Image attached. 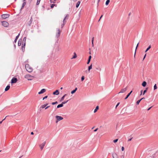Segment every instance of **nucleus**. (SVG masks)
I'll use <instances>...</instances> for the list:
<instances>
[{
  "instance_id": "6ab92c4d",
  "label": "nucleus",
  "mask_w": 158,
  "mask_h": 158,
  "mask_svg": "<svg viewBox=\"0 0 158 158\" xmlns=\"http://www.w3.org/2000/svg\"><path fill=\"white\" fill-rule=\"evenodd\" d=\"M80 1H78V2H77V4H76V7L77 8H78V7H79V5H80Z\"/></svg>"
},
{
  "instance_id": "3c124183",
  "label": "nucleus",
  "mask_w": 158,
  "mask_h": 158,
  "mask_svg": "<svg viewBox=\"0 0 158 158\" xmlns=\"http://www.w3.org/2000/svg\"><path fill=\"white\" fill-rule=\"evenodd\" d=\"M152 107V106H151V107H149V108H148V110H149Z\"/></svg>"
},
{
  "instance_id": "e433bc0d",
  "label": "nucleus",
  "mask_w": 158,
  "mask_h": 158,
  "mask_svg": "<svg viewBox=\"0 0 158 158\" xmlns=\"http://www.w3.org/2000/svg\"><path fill=\"white\" fill-rule=\"evenodd\" d=\"M118 139H116L115 140H113V142L114 143H115L117 142L118 141Z\"/></svg>"
},
{
  "instance_id": "dca6fc26",
  "label": "nucleus",
  "mask_w": 158,
  "mask_h": 158,
  "mask_svg": "<svg viewBox=\"0 0 158 158\" xmlns=\"http://www.w3.org/2000/svg\"><path fill=\"white\" fill-rule=\"evenodd\" d=\"M77 88H76L75 89L72 91L71 92V94H74L76 92V91H77Z\"/></svg>"
},
{
  "instance_id": "cd10ccee",
  "label": "nucleus",
  "mask_w": 158,
  "mask_h": 158,
  "mask_svg": "<svg viewBox=\"0 0 158 158\" xmlns=\"http://www.w3.org/2000/svg\"><path fill=\"white\" fill-rule=\"evenodd\" d=\"M157 88V87L156 86V84H155L154 86V89L155 90Z\"/></svg>"
},
{
  "instance_id": "0eeeda50",
  "label": "nucleus",
  "mask_w": 158,
  "mask_h": 158,
  "mask_svg": "<svg viewBox=\"0 0 158 158\" xmlns=\"http://www.w3.org/2000/svg\"><path fill=\"white\" fill-rule=\"evenodd\" d=\"M10 15L8 14H4L1 15L2 17L4 19L8 18L9 17Z\"/></svg>"
},
{
  "instance_id": "9d476101",
  "label": "nucleus",
  "mask_w": 158,
  "mask_h": 158,
  "mask_svg": "<svg viewBox=\"0 0 158 158\" xmlns=\"http://www.w3.org/2000/svg\"><path fill=\"white\" fill-rule=\"evenodd\" d=\"M48 105V104H44V105H43L41 106V107L42 108H45V109H48V108L49 107H50V106H47V107H46V106Z\"/></svg>"
},
{
  "instance_id": "9b49d317",
  "label": "nucleus",
  "mask_w": 158,
  "mask_h": 158,
  "mask_svg": "<svg viewBox=\"0 0 158 158\" xmlns=\"http://www.w3.org/2000/svg\"><path fill=\"white\" fill-rule=\"evenodd\" d=\"M46 91V89H42L40 91L38 92V94H40L44 93Z\"/></svg>"
},
{
  "instance_id": "4d7b16f0",
  "label": "nucleus",
  "mask_w": 158,
  "mask_h": 158,
  "mask_svg": "<svg viewBox=\"0 0 158 158\" xmlns=\"http://www.w3.org/2000/svg\"><path fill=\"white\" fill-rule=\"evenodd\" d=\"M121 157L122 158H124V156H121Z\"/></svg>"
},
{
  "instance_id": "864d4df0",
  "label": "nucleus",
  "mask_w": 158,
  "mask_h": 158,
  "mask_svg": "<svg viewBox=\"0 0 158 158\" xmlns=\"http://www.w3.org/2000/svg\"><path fill=\"white\" fill-rule=\"evenodd\" d=\"M102 15L101 16L100 18V19L99 20V21L100 20V19H101V18H102Z\"/></svg>"
},
{
  "instance_id": "6e6d98bb",
  "label": "nucleus",
  "mask_w": 158,
  "mask_h": 158,
  "mask_svg": "<svg viewBox=\"0 0 158 158\" xmlns=\"http://www.w3.org/2000/svg\"><path fill=\"white\" fill-rule=\"evenodd\" d=\"M31 134L32 135H33L34 134V133L33 132H31Z\"/></svg>"
},
{
  "instance_id": "79ce46f5",
  "label": "nucleus",
  "mask_w": 158,
  "mask_h": 158,
  "mask_svg": "<svg viewBox=\"0 0 158 158\" xmlns=\"http://www.w3.org/2000/svg\"><path fill=\"white\" fill-rule=\"evenodd\" d=\"M48 97L47 96H45L44 98H43V100H44L45 99L47 98Z\"/></svg>"
},
{
  "instance_id": "a211bd4d",
  "label": "nucleus",
  "mask_w": 158,
  "mask_h": 158,
  "mask_svg": "<svg viewBox=\"0 0 158 158\" xmlns=\"http://www.w3.org/2000/svg\"><path fill=\"white\" fill-rule=\"evenodd\" d=\"M99 109V106H97L96 107V108L95 109V110H94V113H95L97 112V110H98Z\"/></svg>"
},
{
  "instance_id": "412c9836",
  "label": "nucleus",
  "mask_w": 158,
  "mask_h": 158,
  "mask_svg": "<svg viewBox=\"0 0 158 158\" xmlns=\"http://www.w3.org/2000/svg\"><path fill=\"white\" fill-rule=\"evenodd\" d=\"M66 17H65V18L64 19V20H63V23L62 25L61 26V27L62 28L64 26V24H65V22H64V20H65L66 19Z\"/></svg>"
},
{
  "instance_id": "4c0bfd02",
  "label": "nucleus",
  "mask_w": 158,
  "mask_h": 158,
  "mask_svg": "<svg viewBox=\"0 0 158 158\" xmlns=\"http://www.w3.org/2000/svg\"><path fill=\"white\" fill-rule=\"evenodd\" d=\"M94 37H93V38H92V45H93V42H94Z\"/></svg>"
},
{
  "instance_id": "09e8293b",
  "label": "nucleus",
  "mask_w": 158,
  "mask_h": 158,
  "mask_svg": "<svg viewBox=\"0 0 158 158\" xmlns=\"http://www.w3.org/2000/svg\"><path fill=\"white\" fill-rule=\"evenodd\" d=\"M25 45V44L23 46V44H22V49L23 48H24V46Z\"/></svg>"
},
{
  "instance_id": "c756f323",
  "label": "nucleus",
  "mask_w": 158,
  "mask_h": 158,
  "mask_svg": "<svg viewBox=\"0 0 158 158\" xmlns=\"http://www.w3.org/2000/svg\"><path fill=\"white\" fill-rule=\"evenodd\" d=\"M21 44V41H19L18 43V45L19 46H20Z\"/></svg>"
},
{
  "instance_id": "69168bd1",
  "label": "nucleus",
  "mask_w": 158,
  "mask_h": 158,
  "mask_svg": "<svg viewBox=\"0 0 158 158\" xmlns=\"http://www.w3.org/2000/svg\"><path fill=\"white\" fill-rule=\"evenodd\" d=\"M26 39V38L25 37V38H24V39H23V40H24V39Z\"/></svg>"
},
{
  "instance_id": "603ef678",
  "label": "nucleus",
  "mask_w": 158,
  "mask_h": 158,
  "mask_svg": "<svg viewBox=\"0 0 158 158\" xmlns=\"http://www.w3.org/2000/svg\"><path fill=\"white\" fill-rule=\"evenodd\" d=\"M132 139V138H131V139H128V141H131V140Z\"/></svg>"
},
{
  "instance_id": "de8ad7c7",
  "label": "nucleus",
  "mask_w": 158,
  "mask_h": 158,
  "mask_svg": "<svg viewBox=\"0 0 158 158\" xmlns=\"http://www.w3.org/2000/svg\"><path fill=\"white\" fill-rule=\"evenodd\" d=\"M98 128H97L96 129H95L94 131H95V132L96 131H97V130H98Z\"/></svg>"
},
{
  "instance_id": "f8f14e48",
  "label": "nucleus",
  "mask_w": 158,
  "mask_h": 158,
  "mask_svg": "<svg viewBox=\"0 0 158 158\" xmlns=\"http://www.w3.org/2000/svg\"><path fill=\"white\" fill-rule=\"evenodd\" d=\"M113 158H118V156L116 153H114L113 154Z\"/></svg>"
},
{
  "instance_id": "f03ea898",
  "label": "nucleus",
  "mask_w": 158,
  "mask_h": 158,
  "mask_svg": "<svg viewBox=\"0 0 158 158\" xmlns=\"http://www.w3.org/2000/svg\"><path fill=\"white\" fill-rule=\"evenodd\" d=\"M24 77L29 81L32 80L34 77L33 76H31L29 74H26L25 76Z\"/></svg>"
},
{
  "instance_id": "f3484780",
  "label": "nucleus",
  "mask_w": 158,
  "mask_h": 158,
  "mask_svg": "<svg viewBox=\"0 0 158 158\" xmlns=\"http://www.w3.org/2000/svg\"><path fill=\"white\" fill-rule=\"evenodd\" d=\"M146 84H147V83L145 81L143 82L142 83V85L143 87H145L146 86Z\"/></svg>"
},
{
  "instance_id": "7ed1b4c3",
  "label": "nucleus",
  "mask_w": 158,
  "mask_h": 158,
  "mask_svg": "<svg viewBox=\"0 0 158 158\" xmlns=\"http://www.w3.org/2000/svg\"><path fill=\"white\" fill-rule=\"evenodd\" d=\"M60 31L59 28H58L56 30V38L58 40L60 35Z\"/></svg>"
},
{
  "instance_id": "a18cd8bd",
  "label": "nucleus",
  "mask_w": 158,
  "mask_h": 158,
  "mask_svg": "<svg viewBox=\"0 0 158 158\" xmlns=\"http://www.w3.org/2000/svg\"><path fill=\"white\" fill-rule=\"evenodd\" d=\"M146 56V54H145V55L144 56V57L143 58V60H144V59L145 58Z\"/></svg>"
},
{
  "instance_id": "ddd939ff",
  "label": "nucleus",
  "mask_w": 158,
  "mask_h": 158,
  "mask_svg": "<svg viewBox=\"0 0 158 158\" xmlns=\"http://www.w3.org/2000/svg\"><path fill=\"white\" fill-rule=\"evenodd\" d=\"M59 91L58 90H56L53 93V94L54 95H58L59 94Z\"/></svg>"
},
{
  "instance_id": "2eb2a0df",
  "label": "nucleus",
  "mask_w": 158,
  "mask_h": 158,
  "mask_svg": "<svg viewBox=\"0 0 158 158\" xmlns=\"http://www.w3.org/2000/svg\"><path fill=\"white\" fill-rule=\"evenodd\" d=\"M132 91L131 90L130 93H129L127 95V96L125 98V99H126L129 97V96L132 93Z\"/></svg>"
},
{
  "instance_id": "49530a36",
  "label": "nucleus",
  "mask_w": 158,
  "mask_h": 158,
  "mask_svg": "<svg viewBox=\"0 0 158 158\" xmlns=\"http://www.w3.org/2000/svg\"><path fill=\"white\" fill-rule=\"evenodd\" d=\"M91 56H89V57L88 59H89V60H91Z\"/></svg>"
},
{
  "instance_id": "aec40b11",
  "label": "nucleus",
  "mask_w": 158,
  "mask_h": 158,
  "mask_svg": "<svg viewBox=\"0 0 158 158\" xmlns=\"http://www.w3.org/2000/svg\"><path fill=\"white\" fill-rule=\"evenodd\" d=\"M110 0H107L105 3L106 5V6H107L110 3Z\"/></svg>"
},
{
  "instance_id": "13d9d810",
  "label": "nucleus",
  "mask_w": 158,
  "mask_h": 158,
  "mask_svg": "<svg viewBox=\"0 0 158 158\" xmlns=\"http://www.w3.org/2000/svg\"><path fill=\"white\" fill-rule=\"evenodd\" d=\"M145 99V98H142L141 99V100H142L143 99Z\"/></svg>"
},
{
  "instance_id": "37998d69",
  "label": "nucleus",
  "mask_w": 158,
  "mask_h": 158,
  "mask_svg": "<svg viewBox=\"0 0 158 158\" xmlns=\"http://www.w3.org/2000/svg\"><path fill=\"white\" fill-rule=\"evenodd\" d=\"M121 149L122 151H123L124 150V148L123 147H122Z\"/></svg>"
},
{
  "instance_id": "6e6552de",
  "label": "nucleus",
  "mask_w": 158,
  "mask_h": 158,
  "mask_svg": "<svg viewBox=\"0 0 158 158\" xmlns=\"http://www.w3.org/2000/svg\"><path fill=\"white\" fill-rule=\"evenodd\" d=\"M17 79L16 78H13L11 81V83L12 84L16 83L17 81Z\"/></svg>"
},
{
  "instance_id": "0e129e2a",
  "label": "nucleus",
  "mask_w": 158,
  "mask_h": 158,
  "mask_svg": "<svg viewBox=\"0 0 158 158\" xmlns=\"http://www.w3.org/2000/svg\"><path fill=\"white\" fill-rule=\"evenodd\" d=\"M26 1V0H23V2H24V1Z\"/></svg>"
},
{
  "instance_id": "680f3d73",
  "label": "nucleus",
  "mask_w": 158,
  "mask_h": 158,
  "mask_svg": "<svg viewBox=\"0 0 158 158\" xmlns=\"http://www.w3.org/2000/svg\"><path fill=\"white\" fill-rule=\"evenodd\" d=\"M6 117H7V116H6V117L5 118H4V119L2 120V121H3L5 119V118H6Z\"/></svg>"
},
{
  "instance_id": "c85d7f7f",
  "label": "nucleus",
  "mask_w": 158,
  "mask_h": 158,
  "mask_svg": "<svg viewBox=\"0 0 158 158\" xmlns=\"http://www.w3.org/2000/svg\"><path fill=\"white\" fill-rule=\"evenodd\" d=\"M85 79V77L84 76H82L81 77V81H83Z\"/></svg>"
},
{
  "instance_id": "4be33fe9",
  "label": "nucleus",
  "mask_w": 158,
  "mask_h": 158,
  "mask_svg": "<svg viewBox=\"0 0 158 158\" xmlns=\"http://www.w3.org/2000/svg\"><path fill=\"white\" fill-rule=\"evenodd\" d=\"M92 69V64H91L88 67V71L89 72V71L91 69Z\"/></svg>"
},
{
  "instance_id": "ea45409f",
  "label": "nucleus",
  "mask_w": 158,
  "mask_h": 158,
  "mask_svg": "<svg viewBox=\"0 0 158 158\" xmlns=\"http://www.w3.org/2000/svg\"><path fill=\"white\" fill-rule=\"evenodd\" d=\"M40 1H39V0H37V3H36L37 5H38L39 4L40 2Z\"/></svg>"
},
{
  "instance_id": "c9c22d12",
  "label": "nucleus",
  "mask_w": 158,
  "mask_h": 158,
  "mask_svg": "<svg viewBox=\"0 0 158 158\" xmlns=\"http://www.w3.org/2000/svg\"><path fill=\"white\" fill-rule=\"evenodd\" d=\"M57 103H58V102L57 101H56V102H53L52 103V104L53 105L56 104Z\"/></svg>"
},
{
  "instance_id": "338daca9",
  "label": "nucleus",
  "mask_w": 158,
  "mask_h": 158,
  "mask_svg": "<svg viewBox=\"0 0 158 158\" xmlns=\"http://www.w3.org/2000/svg\"><path fill=\"white\" fill-rule=\"evenodd\" d=\"M54 1H56V0H54Z\"/></svg>"
},
{
  "instance_id": "393cba45",
  "label": "nucleus",
  "mask_w": 158,
  "mask_h": 158,
  "mask_svg": "<svg viewBox=\"0 0 158 158\" xmlns=\"http://www.w3.org/2000/svg\"><path fill=\"white\" fill-rule=\"evenodd\" d=\"M19 35L17 36H16V37L15 38V43H16V41L19 37Z\"/></svg>"
},
{
  "instance_id": "e2e57ef3",
  "label": "nucleus",
  "mask_w": 158,
  "mask_h": 158,
  "mask_svg": "<svg viewBox=\"0 0 158 158\" xmlns=\"http://www.w3.org/2000/svg\"><path fill=\"white\" fill-rule=\"evenodd\" d=\"M63 89V88H62V87H61V88H60V89Z\"/></svg>"
},
{
  "instance_id": "39448f33",
  "label": "nucleus",
  "mask_w": 158,
  "mask_h": 158,
  "mask_svg": "<svg viewBox=\"0 0 158 158\" xmlns=\"http://www.w3.org/2000/svg\"><path fill=\"white\" fill-rule=\"evenodd\" d=\"M45 144H46V142L44 141L42 143H41V144H40L39 145V146L41 150H42L43 149Z\"/></svg>"
},
{
  "instance_id": "052dcab7",
  "label": "nucleus",
  "mask_w": 158,
  "mask_h": 158,
  "mask_svg": "<svg viewBox=\"0 0 158 158\" xmlns=\"http://www.w3.org/2000/svg\"><path fill=\"white\" fill-rule=\"evenodd\" d=\"M73 1L75 2V1H76L77 0H73Z\"/></svg>"
},
{
  "instance_id": "1a4fd4ad",
  "label": "nucleus",
  "mask_w": 158,
  "mask_h": 158,
  "mask_svg": "<svg viewBox=\"0 0 158 158\" xmlns=\"http://www.w3.org/2000/svg\"><path fill=\"white\" fill-rule=\"evenodd\" d=\"M127 90V87L122 89H121V91L118 93V94L120 93H124Z\"/></svg>"
},
{
  "instance_id": "4468645a",
  "label": "nucleus",
  "mask_w": 158,
  "mask_h": 158,
  "mask_svg": "<svg viewBox=\"0 0 158 158\" xmlns=\"http://www.w3.org/2000/svg\"><path fill=\"white\" fill-rule=\"evenodd\" d=\"M10 88V86L9 85H7L6 86V88L5 89V91H8Z\"/></svg>"
},
{
  "instance_id": "a19ab883",
  "label": "nucleus",
  "mask_w": 158,
  "mask_h": 158,
  "mask_svg": "<svg viewBox=\"0 0 158 158\" xmlns=\"http://www.w3.org/2000/svg\"><path fill=\"white\" fill-rule=\"evenodd\" d=\"M90 60H89V59H88V62H87V64H89L90 62Z\"/></svg>"
},
{
  "instance_id": "c03bdc74",
  "label": "nucleus",
  "mask_w": 158,
  "mask_h": 158,
  "mask_svg": "<svg viewBox=\"0 0 158 158\" xmlns=\"http://www.w3.org/2000/svg\"><path fill=\"white\" fill-rule=\"evenodd\" d=\"M120 103L119 102L118 103L117 105H116V108L119 105V104Z\"/></svg>"
},
{
  "instance_id": "20e7f679",
  "label": "nucleus",
  "mask_w": 158,
  "mask_h": 158,
  "mask_svg": "<svg viewBox=\"0 0 158 158\" xmlns=\"http://www.w3.org/2000/svg\"><path fill=\"white\" fill-rule=\"evenodd\" d=\"M55 118L56 119V123H57L58 122H59L60 120H61L63 119V117H62L60 116H58V115L56 116H55Z\"/></svg>"
},
{
  "instance_id": "5701e85b",
  "label": "nucleus",
  "mask_w": 158,
  "mask_h": 158,
  "mask_svg": "<svg viewBox=\"0 0 158 158\" xmlns=\"http://www.w3.org/2000/svg\"><path fill=\"white\" fill-rule=\"evenodd\" d=\"M63 106V105H62V104L61 103L60 104H59V105H58L57 106V108H60V107H62Z\"/></svg>"
},
{
  "instance_id": "f257e3e1",
  "label": "nucleus",
  "mask_w": 158,
  "mask_h": 158,
  "mask_svg": "<svg viewBox=\"0 0 158 158\" xmlns=\"http://www.w3.org/2000/svg\"><path fill=\"white\" fill-rule=\"evenodd\" d=\"M25 67L27 71L29 73L32 72L33 71V69L32 67L29 65L28 64H25Z\"/></svg>"
},
{
  "instance_id": "7c9ffc66",
  "label": "nucleus",
  "mask_w": 158,
  "mask_h": 158,
  "mask_svg": "<svg viewBox=\"0 0 158 158\" xmlns=\"http://www.w3.org/2000/svg\"><path fill=\"white\" fill-rule=\"evenodd\" d=\"M147 89H148V88H146V89L143 92V95H144L146 93V92L147 91Z\"/></svg>"
},
{
  "instance_id": "8fccbe9b",
  "label": "nucleus",
  "mask_w": 158,
  "mask_h": 158,
  "mask_svg": "<svg viewBox=\"0 0 158 158\" xmlns=\"http://www.w3.org/2000/svg\"><path fill=\"white\" fill-rule=\"evenodd\" d=\"M142 92H143V90H141L140 91V95H141L142 94Z\"/></svg>"
},
{
  "instance_id": "473e14b6",
  "label": "nucleus",
  "mask_w": 158,
  "mask_h": 158,
  "mask_svg": "<svg viewBox=\"0 0 158 158\" xmlns=\"http://www.w3.org/2000/svg\"><path fill=\"white\" fill-rule=\"evenodd\" d=\"M26 2H24L23 3V5H22V8H21V9H22L24 6L25 5H26Z\"/></svg>"
},
{
  "instance_id": "58836bf2",
  "label": "nucleus",
  "mask_w": 158,
  "mask_h": 158,
  "mask_svg": "<svg viewBox=\"0 0 158 158\" xmlns=\"http://www.w3.org/2000/svg\"><path fill=\"white\" fill-rule=\"evenodd\" d=\"M55 6V4H52V5H51V8H52L54 7V6Z\"/></svg>"
},
{
  "instance_id": "2f4dec72",
  "label": "nucleus",
  "mask_w": 158,
  "mask_h": 158,
  "mask_svg": "<svg viewBox=\"0 0 158 158\" xmlns=\"http://www.w3.org/2000/svg\"><path fill=\"white\" fill-rule=\"evenodd\" d=\"M141 99H140L139 100L137 101V102H136L137 104L138 105L139 104L140 102L141 101Z\"/></svg>"
},
{
  "instance_id": "b1692460",
  "label": "nucleus",
  "mask_w": 158,
  "mask_h": 158,
  "mask_svg": "<svg viewBox=\"0 0 158 158\" xmlns=\"http://www.w3.org/2000/svg\"><path fill=\"white\" fill-rule=\"evenodd\" d=\"M67 95L66 94H65L64 95V96H63L61 98V100H60V101H63L64 100V97Z\"/></svg>"
},
{
  "instance_id": "423d86ee",
  "label": "nucleus",
  "mask_w": 158,
  "mask_h": 158,
  "mask_svg": "<svg viewBox=\"0 0 158 158\" xmlns=\"http://www.w3.org/2000/svg\"><path fill=\"white\" fill-rule=\"evenodd\" d=\"M2 25L5 27H7L9 26V23L6 21H2Z\"/></svg>"
},
{
  "instance_id": "f704fd0d",
  "label": "nucleus",
  "mask_w": 158,
  "mask_h": 158,
  "mask_svg": "<svg viewBox=\"0 0 158 158\" xmlns=\"http://www.w3.org/2000/svg\"><path fill=\"white\" fill-rule=\"evenodd\" d=\"M139 44V43H138L137 44V46H136V48L135 50V52H136V49H137V47H138V46ZM135 55H134V56H135Z\"/></svg>"
},
{
  "instance_id": "a878e982",
  "label": "nucleus",
  "mask_w": 158,
  "mask_h": 158,
  "mask_svg": "<svg viewBox=\"0 0 158 158\" xmlns=\"http://www.w3.org/2000/svg\"><path fill=\"white\" fill-rule=\"evenodd\" d=\"M74 55L73 56L72 59H73V58L75 59V58H76L77 57V55L76 53L75 52H74Z\"/></svg>"
},
{
  "instance_id": "72a5a7b5",
  "label": "nucleus",
  "mask_w": 158,
  "mask_h": 158,
  "mask_svg": "<svg viewBox=\"0 0 158 158\" xmlns=\"http://www.w3.org/2000/svg\"><path fill=\"white\" fill-rule=\"evenodd\" d=\"M69 100H68L67 101H66V102H62V105H63V104H65V103H67V102Z\"/></svg>"
},
{
  "instance_id": "bf43d9fd",
  "label": "nucleus",
  "mask_w": 158,
  "mask_h": 158,
  "mask_svg": "<svg viewBox=\"0 0 158 158\" xmlns=\"http://www.w3.org/2000/svg\"><path fill=\"white\" fill-rule=\"evenodd\" d=\"M2 121H0V124H1L2 123Z\"/></svg>"
},
{
  "instance_id": "5fc2aeb1",
  "label": "nucleus",
  "mask_w": 158,
  "mask_h": 158,
  "mask_svg": "<svg viewBox=\"0 0 158 158\" xmlns=\"http://www.w3.org/2000/svg\"><path fill=\"white\" fill-rule=\"evenodd\" d=\"M30 21L31 22H31L32 21V19L31 18V19H30Z\"/></svg>"
},
{
  "instance_id": "774afa93",
  "label": "nucleus",
  "mask_w": 158,
  "mask_h": 158,
  "mask_svg": "<svg viewBox=\"0 0 158 158\" xmlns=\"http://www.w3.org/2000/svg\"><path fill=\"white\" fill-rule=\"evenodd\" d=\"M1 151H0V152Z\"/></svg>"
},
{
  "instance_id": "bb28decb",
  "label": "nucleus",
  "mask_w": 158,
  "mask_h": 158,
  "mask_svg": "<svg viewBox=\"0 0 158 158\" xmlns=\"http://www.w3.org/2000/svg\"><path fill=\"white\" fill-rule=\"evenodd\" d=\"M151 48V45H150L148 47L147 49L145 51V52H146L148 50H149Z\"/></svg>"
}]
</instances>
